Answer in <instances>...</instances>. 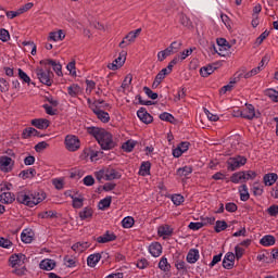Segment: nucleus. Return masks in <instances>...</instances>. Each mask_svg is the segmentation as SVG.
<instances>
[{
	"label": "nucleus",
	"instance_id": "nucleus-1",
	"mask_svg": "<svg viewBox=\"0 0 278 278\" xmlns=\"http://www.w3.org/2000/svg\"><path fill=\"white\" fill-rule=\"evenodd\" d=\"M87 132L97 140L98 144H100L103 151H111L116 147V142H114V136L111 135L110 131L100 127H88Z\"/></svg>",
	"mask_w": 278,
	"mask_h": 278
},
{
	"label": "nucleus",
	"instance_id": "nucleus-2",
	"mask_svg": "<svg viewBox=\"0 0 278 278\" xmlns=\"http://www.w3.org/2000/svg\"><path fill=\"white\" fill-rule=\"evenodd\" d=\"M47 199V193L43 191H20L16 195L17 203H22L23 205H27V207H36L38 203H42V201Z\"/></svg>",
	"mask_w": 278,
	"mask_h": 278
},
{
	"label": "nucleus",
	"instance_id": "nucleus-3",
	"mask_svg": "<svg viewBox=\"0 0 278 278\" xmlns=\"http://www.w3.org/2000/svg\"><path fill=\"white\" fill-rule=\"evenodd\" d=\"M88 157L91 162H98V160L103 157V151H101L97 146L85 148L80 154V160H88Z\"/></svg>",
	"mask_w": 278,
	"mask_h": 278
},
{
	"label": "nucleus",
	"instance_id": "nucleus-4",
	"mask_svg": "<svg viewBox=\"0 0 278 278\" xmlns=\"http://www.w3.org/2000/svg\"><path fill=\"white\" fill-rule=\"evenodd\" d=\"M35 75L41 84H45V86H51L53 84V72H51L47 65L46 68L37 67L35 70Z\"/></svg>",
	"mask_w": 278,
	"mask_h": 278
},
{
	"label": "nucleus",
	"instance_id": "nucleus-5",
	"mask_svg": "<svg viewBox=\"0 0 278 278\" xmlns=\"http://www.w3.org/2000/svg\"><path fill=\"white\" fill-rule=\"evenodd\" d=\"M181 49V42L173 41L168 48L157 53L159 62H164L166 58L173 55V53H177Z\"/></svg>",
	"mask_w": 278,
	"mask_h": 278
},
{
	"label": "nucleus",
	"instance_id": "nucleus-6",
	"mask_svg": "<svg viewBox=\"0 0 278 278\" xmlns=\"http://www.w3.org/2000/svg\"><path fill=\"white\" fill-rule=\"evenodd\" d=\"M141 33L142 28H138L136 30L128 33L119 43L121 49H125V47H129V45L136 42V38H138Z\"/></svg>",
	"mask_w": 278,
	"mask_h": 278
},
{
	"label": "nucleus",
	"instance_id": "nucleus-7",
	"mask_svg": "<svg viewBox=\"0 0 278 278\" xmlns=\"http://www.w3.org/2000/svg\"><path fill=\"white\" fill-rule=\"evenodd\" d=\"M227 164H228V170H238V168L247 164V157L244 156L230 157L227 161Z\"/></svg>",
	"mask_w": 278,
	"mask_h": 278
},
{
	"label": "nucleus",
	"instance_id": "nucleus-8",
	"mask_svg": "<svg viewBox=\"0 0 278 278\" xmlns=\"http://www.w3.org/2000/svg\"><path fill=\"white\" fill-rule=\"evenodd\" d=\"M9 262L12 268H18V266H23V264L27 262V256H25L23 253L12 254Z\"/></svg>",
	"mask_w": 278,
	"mask_h": 278
},
{
	"label": "nucleus",
	"instance_id": "nucleus-9",
	"mask_svg": "<svg viewBox=\"0 0 278 278\" xmlns=\"http://www.w3.org/2000/svg\"><path fill=\"white\" fill-rule=\"evenodd\" d=\"M90 110L96 114L97 118L101 121V123H110V113L101 110L100 106L90 105Z\"/></svg>",
	"mask_w": 278,
	"mask_h": 278
},
{
	"label": "nucleus",
	"instance_id": "nucleus-10",
	"mask_svg": "<svg viewBox=\"0 0 278 278\" xmlns=\"http://www.w3.org/2000/svg\"><path fill=\"white\" fill-rule=\"evenodd\" d=\"M125 60H127V52L122 51L119 53V56L117 59H115L113 61V63H110L108 65V68H110V71H118V68H121V66H123V64H125Z\"/></svg>",
	"mask_w": 278,
	"mask_h": 278
},
{
	"label": "nucleus",
	"instance_id": "nucleus-11",
	"mask_svg": "<svg viewBox=\"0 0 278 278\" xmlns=\"http://www.w3.org/2000/svg\"><path fill=\"white\" fill-rule=\"evenodd\" d=\"M241 118L253 121L255 118V106L253 104H245V109L240 111Z\"/></svg>",
	"mask_w": 278,
	"mask_h": 278
},
{
	"label": "nucleus",
	"instance_id": "nucleus-12",
	"mask_svg": "<svg viewBox=\"0 0 278 278\" xmlns=\"http://www.w3.org/2000/svg\"><path fill=\"white\" fill-rule=\"evenodd\" d=\"M13 166H14V161H12V157L0 156V169H2L3 173H10Z\"/></svg>",
	"mask_w": 278,
	"mask_h": 278
},
{
	"label": "nucleus",
	"instance_id": "nucleus-13",
	"mask_svg": "<svg viewBox=\"0 0 278 278\" xmlns=\"http://www.w3.org/2000/svg\"><path fill=\"white\" fill-rule=\"evenodd\" d=\"M235 262H236V254H233V252L226 253L223 260V268H226V270H231V268H233Z\"/></svg>",
	"mask_w": 278,
	"mask_h": 278
},
{
	"label": "nucleus",
	"instance_id": "nucleus-14",
	"mask_svg": "<svg viewBox=\"0 0 278 278\" xmlns=\"http://www.w3.org/2000/svg\"><path fill=\"white\" fill-rule=\"evenodd\" d=\"M137 116L146 125L153 123V116H151V114H149L144 108L137 111Z\"/></svg>",
	"mask_w": 278,
	"mask_h": 278
},
{
	"label": "nucleus",
	"instance_id": "nucleus-15",
	"mask_svg": "<svg viewBox=\"0 0 278 278\" xmlns=\"http://www.w3.org/2000/svg\"><path fill=\"white\" fill-rule=\"evenodd\" d=\"M40 64H45V66H52L54 73H56V75H62V65L58 62H55L54 60L51 59H47L40 62Z\"/></svg>",
	"mask_w": 278,
	"mask_h": 278
},
{
	"label": "nucleus",
	"instance_id": "nucleus-16",
	"mask_svg": "<svg viewBox=\"0 0 278 278\" xmlns=\"http://www.w3.org/2000/svg\"><path fill=\"white\" fill-rule=\"evenodd\" d=\"M56 263L55 261L51 260V258H43L40 263H39V268L41 270H53V268H55Z\"/></svg>",
	"mask_w": 278,
	"mask_h": 278
},
{
	"label": "nucleus",
	"instance_id": "nucleus-17",
	"mask_svg": "<svg viewBox=\"0 0 278 278\" xmlns=\"http://www.w3.org/2000/svg\"><path fill=\"white\" fill-rule=\"evenodd\" d=\"M114 179H121V173L112 167L105 168V180L112 181Z\"/></svg>",
	"mask_w": 278,
	"mask_h": 278
},
{
	"label": "nucleus",
	"instance_id": "nucleus-18",
	"mask_svg": "<svg viewBox=\"0 0 278 278\" xmlns=\"http://www.w3.org/2000/svg\"><path fill=\"white\" fill-rule=\"evenodd\" d=\"M114 240H116V236L114 233H111L110 231H106L103 236L97 238V242H99V244L114 242Z\"/></svg>",
	"mask_w": 278,
	"mask_h": 278
},
{
	"label": "nucleus",
	"instance_id": "nucleus-19",
	"mask_svg": "<svg viewBox=\"0 0 278 278\" xmlns=\"http://www.w3.org/2000/svg\"><path fill=\"white\" fill-rule=\"evenodd\" d=\"M66 35L62 30L52 31L49 34L48 41L49 42H59V40H64Z\"/></svg>",
	"mask_w": 278,
	"mask_h": 278
},
{
	"label": "nucleus",
	"instance_id": "nucleus-20",
	"mask_svg": "<svg viewBox=\"0 0 278 278\" xmlns=\"http://www.w3.org/2000/svg\"><path fill=\"white\" fill-rule=\"evenodd\" d=\"M149 251L153 257H160L162 255V244L154 242L149 247Z\"/></svg>",
	"mask_w": 278,
	"mask_h": 278
},
{
	"label": "nucleus",
	"instance_id": "nucleus-21",
	"mask_svg": "<svg viewBox=\"0 0 278 278\" xmlns=\"http://www.w3.org/2000/svg\"><path fill=\"white\" fill-rule=\"evenodd\" d=\"M199 250L197 249H191L188 254H187V262L189 264H197V262H199Z\"/></svg>",
	"mask_w": 278,
	"mask_h": 278
},
{
	"label": "nucleus",
	"instance_id": "nucleus-22",
	"mask_svg": "<svg viewBox=\"0 0 278 278\" xmlns=\"http://www.w3.org/2000/svg\"><path fill=\"white\" fill-rule=\"evenodd\" d=\"M22 137L24 139L36 137L38 138L40 137V132L36 128L28 127L23 130Z\"/></svg>",
	"mask_w": 278,
	"mask_h": 278
},
{
	"label": "nucleus",
	"instance_id": "nucleus-23",
	"mask_svg": "<svg viewBox=\"0 0 278 278\" xmlns=\"http://www.w3.org/2000/svg\"><path fill=\"white\" fill-rule=\"evenodd\" d=\"M157 233L161 238H168V236H173V228H170L168 225L160 226Z\"/></svg>",
	"mask_w": 278,
	"mask_h": 278
},
{
	"label": "nucleus",
	"instance_id": "nucleus-24",
	"mask_svg": "<svg viewBox=\"0 0 278 278\" xmlns=\"http://www.w3.org/2000/svg\"><path fill=\"white\" fill-rule=\"evenodd\" d=\"M31 125L37 129H47L49 127V119H45V118L33 119Z\"/></svg>",
	"mask_w": 278,
	"mask_h": 278
},
{
	"label": "nucleus",
	"instance_id": "nucleus-25",
	"mask_svg": "<svg viewBox=\"0 0 278 278\" xmlns=\"http://www.w3.org/2000/svg\"><path fill=\"white\" fill-rule=\"evenodd\" d=\"M277 179H278V175L275 173L265 174L263 177V181L265 186H274Z\"/></svg>",
	"mask_w": 278,
	"mask_h": 278
},
{
	"label": "nucleus",
	"instance_id": "nucleus-26",
	"mask_svg": "<svg viewBox=\"0 0 278 278\" xmlns=\"http://www.w3.org/2000/svg\"><path fill=\"white\" fill-rule=\"evenodd\" d=\"M99 262H101V254H99V253L91 254L87 258V265L90 266V268H94V266H97V264H99Z\"/></svg>",
	"mask_w": 278,
	"mask_h": 278
},
{
	"label": "nucleus",
	"instance_id": "nucleus-27",
	"mask_svg": "<svg viewBox=\"0 0 278 278\" xmlns=\"http://www.w3.org/2000/svg\"><path fill=\"white\" fill-rule=\"evenodd\" d=\"M139 175H141V177H147V175H151V162L147 161L141 164Z\"/></svg>",
	"mask_w": 278,
	"mask_h": 278
},
{
	"label": "nucleus",
	"instance_id": "nucleus-28",
	"mask_svg": "<svg viewBox=\"0 0 278 278\" xmlns=\"http://www.w3.org/2000/svg\"><path fill=\"white\" fill-rule=\"evenodd\" d=\"M81 149V140L79 137L72 135L71 136V151H79Z\"/></svg>",
	"mask_w": 278,
	"mask_h": 278
},
{
	"label": "nucleus",
	"instance_id": "nucleus-29",
	"mask_svg": "<svg viewBox=\"0 0 278 278\" xmlns=\"http://www.w3.org/2000/svg\"><path fill=\"white\" fill-rule=\"evenodd\" d=\"M275 237H273L271 235H267L264 236L261 240H260V244H262V247H273L275 245Z\"/></svg>",
	"mask_w": 278,
	"mask_h": 278
},
{
	"label": "nucleus",
	"instance_id": "nucleus-30",
	"mask_svg": "<svg viewBox=\"0 0 278 278\" xmlns=\"http://www.w3.org/2000/svg\"><path fill=\"white\" fill-rule=\"evenodd\" d=\"M75 253H84L87 249H90V243L88 242H78L72 247Z\"/></svg>",
	"mask_w": 278,
	"mask_h": 278
},
{
	"label": "nucleus",
	"instance_id": "nucleus-31",
	"mask_svg": "<svg viewBox=\"0 0 278 278\" xmlns=\"http://www.w3.org/2000/svg\"><path fill=\"white\" fill-rule=\"evenodd\" d=\"M232 184H244V172H238L230 177Z\"/></svg>",
	"mask_w": 278,
	"mask_h": 278
},
{
	"label": "nucleus",
	"instance_id": "nucleus-32",
	"mask_svg": "<svg viewBox=\"0 0 278 278\" xmlns=\"http://www.w3.org/2000/svg\"><path fill=\"white\" fill-rule=\"evenodd\" d=\"M136 144L137 142L135 140H128L123 143L122 149L126 153H131V151H134V149L136 148Z\"/></svg>",
	"mask_w": 278,
	"mask_h": 278
},
{
	"label": "nucleus",
	"instance_id": "nucleus-33",
	"mask_svg": "<svg viewBox=\"0 0 278 278\" xmlns=\"http://www.w3.org/2000/svg\"><path fill=\"white\" fill-rule=\"evenodd\" d=\"M73 199V207L75 210H80V207H84V201H86V199L83 198V195H78V197H72Z\"/></svg>",
	"mask_w": 278,
	"mask_h": 278
},
{
	"label": "nucleus",
	"instance_id": "nucleus-34",
	"mask_svg": "<svg viewBox=\"0 0 278 278\" xmlns=\"http://www.w3.org/2000/svg\"><path fill=\"white\" fill-rule=\"evenodd\" d=\"M21 240L25 244H31V242L34 241V237L31 236V232L23 230L21 233Z\"/></svg>",
	"mask_w": 278,
	"mask_h": 278
},
{
	"label": "nucleus",
	"instance_id": "nucleus-35",
	"mask_svg": "<svg viewBox=\"0 0 278 278\" xmlns=\"http://www.w3.org/2000/svg\"><path fill=\"white\" fill-rule=\"evenodd\" d=\"M36 176V169L35 168H28V169H24L20 173V177H22V179H30V177H35Z\"/></svg>",
	"mask_w": 278,
	"mask_h": 278
},
{
	"label": "nucleus",
	"instance_id": "nucleus-36",
	"mask_svg": "<svg viewBox=\"0 0 278 278\" xmlns=\"http://www.w3.org/2000/svg\"><path fill=\"white\" fill-rule=\"evenodd\" d=\"M92 207H85L83 211L79 212V218L81 220H86L87 218H92Z\"/></svg>",
	"mask_w": 278,
	"mask_h": 278
},
{
	"label": "nucleus",
	"instance_id": "nucleus-37",
	"mask_svg": "<svg viewBox=\"0 0 278 278\" xmlns=\"http://www.w3.org/2000/svg\"><path fill=\"white\" fill-rule=\"evenodd\" d=\"M239 193L241 201H247L248 199H250L249 187H247V185H242L241 187H239Z\"/></svg>",
	"mask_w": 278,
	"mask_h": 278
},
{
	"label": "nucleus",
	"instance_id": "nucleus-38",
	"mask_svg": "<svg viewBox=\"0 0 278 278\" xmlns=\"http://www.w3.org/2000/svg\"><path fill=\"white\" fill-rule=\"evenodd\" d=\"M178 177H188L192 175V166H185L177 169Z\"/></svg>",
	"mask_w": 278,
	"mask_h": 278
},
{
	"label": "nucleus",
	"instance_id": "nucleus-39",
	"mask_svg": "<svg viewBox=\"0 0 278 278\" xmlns=\"http://www.w3.org/2000/svg\"><path fill=\"white\" fill-rule=\"evenodd\" d=\"M214 71H216V67H214L212 65H207L200 70V75L202 77H210V75H212V73H214Z\"/></svg>",
	"mask_w": 278,
	"mask_h": 278
},
{
	"label": "nucleus",
	"instance_id": "nucleus-40",
	"mask_svg": "<svg viewBox=\"0 0 278 278\" xmlns=\"http://www.w3.org/2000/svg\"><path fill=\"white\" fill-rule=\"evenodd\" d=\"M159 268L163 270L164 273H168L170 270V264H168L167 257H162L159 262Z\"/></svg>",
	"mask_w": 278,
	"mask_h": 278
},
{
	"label": "nucleus",
	"instance_id": "nucleus-41",
	"mask_svg": "<svg viewBox=\"0 0 278 278\" xmlns=\"http://www.w3.org/2000/svg\"><path fill=\"white\" fill-rule=\"evenodd\" d=\"M14 201V198H12V194L10 192H4L0 194V203L9 204Z\"/></svg>",
	"mask_w": 278,
	"mask_h": 278
},
{
	"label": "nucleus",
	"instance_id": "nucleus-42",
	"mask_svg": "<svg viewBox=\"0 0 278 278\" xmlns=\"http://www.w3.org/2000/svg\"><path fill=\"white\" fill-rule=\"evenodd\" d=\"M71 75L74 79H77V77H81V71L77 70V67L75 66V61L71 62Z\"/></svg>",
	"mask_w": 278,
	"mask_h": 278
},
{
	"label": "nucleus",
	"instance_id": "nucleus-43",
	"mask_svg": "<svg viewBox=\"0 0 278 278\" xmlns=\"http://www.w3.org/2000/svg\"><path fill=\"white\" fill-rule=\"evenodd\" d=\"M228 225L225 220H217L215 224V231L216 233H220V231H225L227 229Z\"/></svg>",
	"mask_w": 278,
	"mask_h": 278
},
{
	"label": "nucleus",
	"instance_id": "nucleus-44",
	"mask_svg": "<svg viewBox=\"0 0 278 278\" xmlns=\"http://www.w3.org/2000/svg\"><path fill=\"white\" fill-rule=\"evenodd\" d=\"M134 217H125L123 220H122V226L124 227V229H131V227H134Z\"/></svg>",
	"mask_w": 278,
	"mask_h": 278
},
{
	"label": "nucleus",
	"instance_id": "nucleus-45",
	"mask_svg": "<svg viewBox=\"0 0 278 278\" xmlns=\"http://www.w3.org/2000/svg\"><path fill=\"white\" fill-rule=\"evenodd\" d=\"M110 205H112V198L111 197L104 198L99 202V210H105L110 207Z\"/></svg>",
	"mask_w": 278,
	"mask_h": 278
},
{
	"label": "nucleus",
	"instance_id": "nucleus-46",
	"mask_svg": "<svg viewBox=\"0 0 278 278\" xmlns=\"http://www.w3.org/2000/svg\"><path fill=\"white\" fill-rule=\"evenodd\" d=\"M256 177H257V173H255L254 170L243 172V181L253 180Z\"/></svg>",
	"mask_w": 278,
	"mask_h": 278
},
{
	"label": "nucleus",
	"instance_id": "nucleus-47",
	"mask_svg": "<svg viewBox=\"0 0 278 278\" xmlns=\"http://www.w3.org/2000/svg\"><path fill=\"white\" fill-rule=\"evenodd\" d=\"M266 96L271 99L275 103H278V91L275 89H267L266 90Z\"/></svg>",
	"mask_w": 278,
	"mask_h": 278
},
{
	"label": "nucleus",
	"instance_id": "nucleus-48",
	"mask_svg": "<svg viewBox=\"0 0 278 278\" xmlns=\"http://www.w3.org/2000/svg\"><path fill=\"white\" fill-rule=\"evenodd\" d=\"M18 77L22 79L24 84H29L31 81V78H29V75L25 73L23 70L18 68Z\"/></svg>",
	"mask_w": 278,
	"mask_h": 278
},
{
	"label": "nucleus",
	"instance_id": "nucleus-49",
	"mask_svg": "<svg viewBox=\"0 0 278 278\" xmlns=\"http://www.w3.org/2000/svg\"><path fill=\"white\" fill-rule=\"evenodd\" d=\"M10 83L5 80V78H0V92H9Z\"/></svg>",
	"mask_w": 278,
	"mask_h": 278
},
{
	"label": "nucleus",
	"instance_id": "nucleus-50",
	"mask_svg": "<svg viewBox=\"0 0 278 278\" xmlns=\"http://www.w3.org/2000/svg\"><path fill=\"white\" fill-rule=\"evenodd\" d=\"M0 40L2 42H8L10 40V31L5 28L0 29Z\"/></svg>",
	"mask_w": 278,
	"mask_h": 278
},
{
	"label": "nucleus",
	"instance_id": "nucleus-51",
	"mask_svg": "<svg viewBox=\"0 0 278 278\" xmlns=\"http://www.w3.org/2000/svg\"><path fill=\"white\" fill-rule=\"evenodd\" d=\"M86 94H91L92 90L97 88V83L94 80H86Z\"/></svg>",
	"mask_w": 278,
	"mask_h": 278
},
{
	"label": "nucleus",
	"instance_id": "nucleus-52",
	"mask_svg": "<svg viewBox=\"0 0 278 278\" xmlns=\"http://www.w3.org/2000/svg\"><path fill=\"white\" fill-rule=\"evenodd\" d=\"M160 118H161V121H165L166 123H173L175 121V116H173V114L166 113V112L162 113L160 115Z\"/></svg>",
	"mask_w": 278,
	"mask_h": 278
},
{
	"label": "nucleus",
	"instance_id": "nucleus-53",
	"mask_svg": "<svg viewBox=\"0 0 278 278\" xmlns=\"http://www.w3.org/2000/svg\"><path fill=\"white\" fill-rule=\"evenodd\" d=\"M12 241H10L9 239L0 237V247L2 249H12Z\"/></svg>",
	"mask_w": 278,
	"mask_h": 278
},
{
	"label": "nucleus",
	"instance_id": "nucleus-54",
	"mask_svg": "<svg viewBox=\"0 0 278 278\" xmlns=\"http://www.w3.org/2000/svg\"><path fill=\"white\" fill-rule=\"evenodd\" d=\"M143 91L147 94V97H149V99H152L153 101H155V99H157V93L153 92V90H151V88L143 87Z\"/></svg>",
	"mask_w": 278,
	"mask_h": 278
},
{
	"label": "nucleus",
	"instance_id": "nucleus-55",
	"mask_svg": "<svg viewBox=\"0 0 278 278\" xmlns=\"http://www.w3.org/2000/svg\"><path fill=\"white\" fill-rule=\"evenodd\" d=\"M42 108L49 116H55V114H58V110L53 109V106L49 104H43Z\"/></svg>",
	"mask_w": 278,
	"mask_h": 278
},
{
	"label": "nucleus",
	"instance_id": "nucleus-56",
	"mask_svg": "<svg viewBox=\"0 0 278 278\" xmlns=\"http://www.w3.org/2000/svg\"><path fill=\"white\" fill-rule=\"evenodd\" d=\"M204 113L207 116L208 121H212L213 123H216L219 119L218 115L210 112V110L207 109H204Z\"/></svg>",
	"mask_w": 278,
	"mask_h": 278
},
{
	"label": "nucleus",
	"instance_id": "nucleus-57",
	"mask_svg": "<svg viewBox=\"0 0 278 278\" xmlns=\"http://www.w3.org/2000/svg\"><path fill=\"white\" fill-rule=\"evenodd\" d=\"M203 227V223L202 222H191L189 224V229H191L192 231H199V229H202Z\"/></svg>",
	"mask_w": 278,
	"mask_h": 278
},
{
	"label": "nucleus",
	"instance_id": "nucleus-58",
	"mask_svg": "<svg viewBox=\"0 0 278 278\" xmlns=\"http://www.w3.org/2000/svg\"><path fill=\"white\" fill-rule=\"evenodd\" d=\"M172 201H173L174 205H180L184 203V195L174 194V195H172Z\"/></svg>",
	"mask_w": 278,
	"mask_h": 278
},
{
	"label": "nucleus",
	"instance_id": "nucleus-59",
	"mask_svg": "<svg viewBox=\"0 0 278 278\" xmlns=\"http://www.w3.org/2000/svg\"><path fill=\"white\" fill-rule=\"evenodd\" d=\"M47 147H49V143H47L46 141H40L39 143H37L35 146V151L37 153H40V151H45V149H47Z\"/></svg>",
	"mask_w": 278,
	"mask_h": 278
},
{
	"label": "nucleus",
	"instance_id": "nucleus-60",
	"mask_svg": "<svg viewBox=\"0 0 278 278\" xmlns=\"http://www.w3.org/2000/svg\"><path fill=\"white\" fill-rule=\"evenodd\" d=\"M242 255H244V249L243 248H240V245H237L235 248V257L237 260H241Z\"/></svg>",
	"mask_w": 278,
	"mask_h": 278
},
{
	"label": "nucleus",
	"instance_id": "nucleus-61",
	"mask_svg": "<svg viewBox=\"0 0 278 278\" xmlns=\"http://www.w3.org/2000/svg\"><path fill=\"white\" fill-rule=\"evenodd\" d=\"M225 208L230 213L238 212V205L233 202L226 203Z\"/></svg>",
	"mask_w": 278,
	"mask_h": 278
},
{
	"label": "nucleus",
	"instance_id": "nucleus-62",
	"mask_svg": "<svg viewBox=\"0 0 278 278\" xmlns=\"http://www.w3.org/2000/svg\"><path fill=\"white\" fill-rule=\"evenodd\" d=\"M58 213L53 212V211H46L43 213L40 214L41 218H55Z\"/></svg>",
	"mask_w": 278,
	"mask_h": 278
},
{
	"label": "nucleus",
	"instance_id": "nucleus-63",
	"mask_svg": "<svg viewBox=\"0 0 278 278\" xmlns=\"http://www.w3.org/2000/svg\"><path fill=\"white\" fill-rule=\"evenodd\" d=\"M269 216H278V205H271L267 208Z\"/></svg>",
	"mask_w": 278,
	"mask_h": 278
},
{
	"label": "nucleus",
	"instance_id": "nucleus-64",
	"mask_svg": "<svg viewBox=\"0 0 278 278\" xmlns=\"http://www.w3.org/2000/svg\"><path fill=\"white\" fill-rule=\"evenodd\" d=\"M83 181H84V185H85V186H94V177H92V176H90V175L86 176V177L83 179Z\"/></svg>",
	"mask_w": 278,
	"mask_h": 278
}]
</instances>
